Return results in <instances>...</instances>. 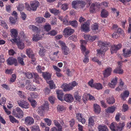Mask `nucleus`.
<instances>
[{
    "label": "nucleus",
    "mask_w": 131,
    "mask_h": 131,
    "mask_svg": "<svg viewBox=\"0 0 131 131\" xmlns=\"http://www.w3.org/2000/svg\"><path fill=\"white\" fill-rule=\"evenodd\" d=\"M50 12L55 15L59 14L61 12V11L59 10H58L55 8H53L50 10Z\"/></svg>",
    "instance_id": "obj_30"
},
{
    "label": "nucleus",
    "mask_w": 131,
    "mask_h": 131,
    "mask_svg": "<svg viewBox=\"0 0 131 131\" xmlns=\"http://www.w3.org/2000/svg\"><path fill=\"white\" fill-rule=\"evenodd\" d=\"M47 82L49 84L50 87L51 89H53L55 88V84L53 82L52 80H47Z\"/></svg>",
    "instance_id": "obj_31"
},
{
    "label": "nucleus",
    "mask_w": 131,
    "mask_h": 131,
    "mask_svg": "<svg viewBox=\"0 0 131 131\" xmlns=\"http://www.w3.org/2000/svg\"><path fill=\"white\" fill-rule=\"evenodd\" d=\"M74 95V98L76 100L80 101L81 100V97L79 96L77 92L75 93Z\"/></svg>",
    "instance_id": "obj_46"
},
{
    "label": "nucleus",
    "mask_w": 131,
    "mask_h": 131,
    "mask_svg": "<svg viewBox=\"0 0 131 131\" xmlns=\"http://www.w3.org/2000/svg\"><path fill=\"white\" fill-rule=\"evenodd\" d=\"M57 34V32L54 30H53L48 33V34L50 35L51 36H54Z\"/></svg>",
    "instance_id": "obj_56"
},
{
    "label": "nucleus",
    "mask_w": 131,
    "mask_h": 131,
    "mask_svg": "<svg viewBox=\"0 0 131 131\" xmlns=\"http://www.w3.org/2000/svg\"><path fill=\"white\" fill-rule=\"evenodd\" d=\"M64 100L67 102L70 103L73 101V97L70 94H67L64 96Z\"/></svg>",
    "instance_id": "obj_11"
},
{
    "label": "nucleus",
    "mask_w": 131,
    "mask_h": 131,
    "mask_svg": "<svg viewBox=\"0 0 131 131\" xmlns=\"http://www.w3.org/2000/svg\"><path fill=\"white\" fill-rule=\"evenodd\" d=\"M26 77L28 79H31L33 77V73H31L29 72H28L25 74Z\"/></svg>",
    "instance_id": "obj_50"
},
{
    "label": "nucleus",
    "mask_w": 131,
    "mask_h": 131,
    "mask_svg": "<svg viewBox=\"0 0 131 131\" xmlns=\"http://www.w3.org/2000/svg\"><path fill=\"white\" fill-rule=\"evenodd\" d=\"M57 109L58 111L60 112L64 110V108L63 106L58 105L57 107Z\"/></svg>",
    "instance_id": "obj_48"
},
{
    "label": "nucleus",
    "mask_w": 131,
    "mask_h": 131,
    "mask_svg": "<svg viewBox=\"0 0 131 131\" xmlns=\"http://www.w3.org/2000/svg\"><path fill=\"white\" fill-rule=\"evenodd\" d=\"M93 108L94 111L96 114H98L100 113L101 109L99 105L97 104H94L93 105Z\"/></svg>",
    "instance_id": "obj_18"
},
{
    "label": "nucleus",
    "mask_w": 131,
    "mask_h": 131,
    "mask_svg": "<svg viewBox=\"0 0 131 131\" xmlns=\"http://www.w3.org/2000/svg\"><path fill=\"white\" fill-rule=\"evenodd\" d=\"M59 42L61 47L62 53L65 55H67L69 53V48L63 41H60Z\"/></svg>",
    "instance_id": "obj_1"
},
{
    "label": "nucleus",
    "mask_w": 131,
    "mask_h": 131,
    "mask_svg": "<svg viewBox=\"0 0 131 131\" xmlns=\"http://www.w3.org/2000/svg\"><path fill=\"white\" fill-rule=\"evenodd\" d=\"M80 1H74L72 2V5L73 8H76L77 7H79Z\"/></svg>",
    "instance_id": "obj_32"
},
{
    "label": "nucleus",
    "mask_w": 131,
    "mask_h": 131,
    "mask_svg": "<svg viewBox=\"0 0 131 131\" xmlns=\"http://www.w3.org/2000/svg\"><path fill=\"white\" fill-rule=\"evenodd\" d=\"M25 123L27 125H31L34 123V120L32 117L28 116L26 117L25 119Z\"/></svg>",
    "instance_id": "obj_7"
},
{
    "label": "nucleus",
    "mask_w": 131,
    "mask_h": 131,
    "mask_svg": "<svg viewBox=\"0 0 131 131\" xmlns=\"http://www.w3.org/2000/svg\"><path fill=\"white\" fill-rule=\"evenodd\" d=\"M116 124V123H112L110 125V127L111 129L113 131H115V129H117V128L114 125Z\"/></svg>",
    "instance_id": "obj_49"
},
{
    "label": "nucleus",
    "mask_w": 131,
    "mask_h": 131,
    "mask_svg": "<svg viewBox=\"0 0 131 131\" xmlns=\"http://www.w3.org/2000/svg\"><path fill=\"white\" fill-rule=\"evenodd\" d=\"M99 131H108V129L105 126H100L98 127Z\"/></svg>",
    "instance_id": "obj_38"
},
{
    "label": "nucleus",
    "mask_w": 131,
    "mask_h": 131,
    "mask_svg": "<svg viewBox=\"0 0 131 131\" xmlns=\"http://www.w3.org/2000/svg\"><path fill=\"white\" fill-rule=\"evenodd\" d=\"M70 25L75 27L76 28L78 26L77 21L75 20L73 21H70Z\"/></svg>",
    "instance_id": "obj_37"
},
{
    "label": "nucleus",
    "mask_w": 131,
    "mask_h": 131,
    "mask_svg": "<svg viewBox=\"0 0 131 131\" xmlns=\"http://www.w3.org/2000/svg\"><path fill=\"white\" fill-rule=\"evenodd\" d=\"M108 43L106 42H103L102 41H100L98 44V46L101 47H107L108 46Z\"/></svg>",
    "instance_id": "obj_26"
},
{
    "label": "nucleus",
    "mask_w": 131,
    "mask_h": 131,
    "mask_svg": "<svg viewBox=\"0 0 131 131\" xmlns=\"http://www.w3.org/2000/svg\"><path fill=\"white\" fill-rule=\"evenodd\" d=\"M55 100V99L54 97L51 96L49 98V100L50 103L53 104L54 103V101Z\"/></svg>",
    "instance_id": "obj_60"
},
{
    "label": "nucleus",
    "mask_w": 131,
    "mask_h": 131,
    "mask_svg": "<svg viewBox=\"0 0 131 131\" xmlns=\"http://www.w3.org/2000/svg\"><path fill=\"white\" fill-rule=\"evenodd\" d=\"M30 5L31 10L35 11L36 10L37 8L39 6V4L38 1H34L30 3Z\"/></svg>",
    "instance_id": "obj_13"
},
{
    "label": "nucleus",
    "mask_w": 131,
    "mask_h": 131,
    "mask_svg": "<svg viewBox=\"0 0 131 131\" xmlns=\"http://www.w3.org/2000/svg\"><path fill=\"white\" fill-rule=\"evenodd\" d=\"M118 66L113 71V72L115 73L122 74L123 73V70L121 68V66L122 65V62L119 61L118 62Z\"/></svg>",
    "instance_id": "obj_4"
},
{
    "label": "nucleus",
    "mask_w": 131,
    "mask_h": 131,
    "mask_svg": "<svg viewBox=\"0 0 131 131\" xmlns=\"http://www.w3.org/2000/svg\"><path fill=\"white\" fill-rule=\"evenodd\" d=\"M19 37H18V39H19L20 38V39H24L25 37V34L24 32L23 31H21L20 32L19 35Z\"/></svg>",
    "instance_id": "obj_57"
},
{
    "label": "nucleus",
    "mask_w": 131,
    "mask_h": 131,
    "mask_svg": "<svg viewBox=\"0 0 131 131\" xmlns=\"http://www.w3.org/2000/svg\"><path fill=\"white\" fill-rule=\"evenodd\" d=\"M63 89L64 91H69L73 89V87L72 86L71 83L69 84L67 83H63L61 86Z\"/></svg>",
    "instance_id": "obj_8"
},
{
    "label": "nucleus",
    "mask_w": 131,
    "mask_h": 131,
    "mask_svg": "<svg viewBox=\"0 0 131 131\" xmlns=\"http://www.w3.org/2000/svg\"><path fill=\"white\" fill-rule=\"evenodd\" d=\"M80 3L79 5V8H82L84 7L85 4V3L83 1H80Z\"/></svg>",
    "instance_id": "obj_61"
},
{
    "label": "nucleus",
    "mask_w": 131,
    "mask_h": 131,
    "mask_svg": "<svg viewBox=\"0 0 131 131\" xmlns=\"http://www.w3.org/2000/svg\"><path fill=\"white\" fill-rule=\"evenodd\" d=\"M98 28V26L96 23H95L92 26V29L93 30H97Z\"/></svg>",
    "instance_id": "obj_64"
},
{
    "label": "nucleus",
    "mask_w": 131,
    "mask_h": 131,
    "mask_svg": "<svg viewBox=\"0 0 131 131\" xmlns=\"http://www.w3.org/2000/svg\"><path fill=\"white\" fill-rule=\"evenodd\" d=\"M44 120L47 123V125L48 126H50L51 125L52 121L50 119L48 118H45L44 119Z\"/></svg>",
    "instance_id": "obj_53"
},
{
    "label": "nucleus",
    "mask_w": 131,
    "mask_h": 131,
    "mask_svg": "<svg viewBox=\"0 0 131 131\" xmlns=\"http://www.w3.org/2000/svg\"><path fill=\"white\" fill-rule=\"evenodd\" d=\"M18 104L19 106L22 108L27 109L29 107V104L23 100H21L18 101Z\"/></svg>",
    "instance_id": "obj_6"
},
{
    "label": "nucleus",
    "mask_w": 131,
    "mask_h": 131,
    "mask_svg": "<svg viewBox=\"0 0 131 131\" xmlns=\"http://www.w3.org/2000/svg\"><path fill=\"white\" fill-rule=\"evenodd\" d=\"M7 63L9 65H12L15 63V65L16 66V59L12 57L9 58L7 60Z\"/></svg>",
    "instance_id": "obj_17"
},
{
    "label": "nucleus",
    "mask_w": 131,
    "mask_h": 131,
    "mask_svg": "<svg viewBox=\"0 0 131 131\" xmlns=\"http://www.w3.org/2000/svg\"><path fill=\"white\" fill-rule=\"evenodd\" d=\"M106 100L108 104H112L115 103V99L113 96H111L109 98H107Z\"/></svg>",
    "instance_id": "obj_35"
},
{
    "label": "nucleus",
    "mask_w": 131,
    "mask_h": 131,
    "mask_svg": "<svg viewBox=\"0 0 131 131\" xmlns=\"http://www.w3.org/2000/svg\"><path fill=\"white\" fill-rule=\"evenodd\" d=\"M10 31L11 36L12 38L10 39V41L13 43L16 42V30L12 29Z\"/></svg>",
    "instance_id": "obj_5"
},
{
    "label": "nucleus",
    "mask_w": 131,
    "mask_h": 131,
    "mask_svg": "<svg viewBox=\"0 0 131 131\" xmlns=\"http://www.w3.org/2000/svg\"><path fill=\"white\" fill-rule=\"evenodd\" d=\"M94 124V122L93 119L92 117L89 118V119L88 126L89 131H93V130L91 128L93 126Z\"/></svg>",
    "instance_id": "obj_16"
},
{
    "label": "nucleus",
    "mask_w": 131,
    "mask_h": 131,
    "mask_svg": "<svg viewBox=\"0 0 131 131\" xmlns=\"http://www.w3.org/2000/svg\"><path fill=\"white\" fill-rule=\"evenodd\" d=\"M30 28H31L32 30L35 31L37 32L39 31V29L37 27L33 26H30Z\"/></svg>",
    "instance_id": "obj_52"
},
{
    "label": "nucleus",
    "mask_w": 131,
    "mask_h": 131,
    "mask_svg": "<svg viewBox=\"0 0 131 131\" xmlns=\"http://www.w3.org/2000/svg\"><path fill=\"white\" fill-rule=\"evenodd\" d=\"M108 15V12L105 9H103L101 12V16L103 18H106Z\"/></svg>",
    "instance_id": "obj_25"
},
{
    "label": "nucleus",
    "mask_w": 131,
    "mask_h": 131,
    "mask_svg": "<svg viewBox=\"0 0 131 131\" xmlns=\"http://www.w3.org/2000/svg\"><path fill=\"white\" fill-rule=\"evenodd\" d=\"M129 92L127 91H126L123 93L121 94V97L123 100H125V98L127 97L129 95Z\"/></svg>",
    "instance_id": "obj_27"
},
{
    "label": "nucleus",
    "mask_w": 131,
    "mask_h": 131,
    "mask_svg": "<svg viewBox=\"0 0 131 131\" xmlns=\"http://www.w3.org/2000/svg\"><path fill=\"white\" fill-rule=\"evenodd\" d=\"M26 53L29 56L32 54V51L30 49L28 48L26 49Z\"/></svg>",
    "instance_id": "obj_58"
},
{
    "label": "nucleus",
    "mask_w": 131,
    "mask_h": 131,
    "mask_svg": "<svg viewBox=\"0 0 131 131\" xmlns=\"http://www.w3.org/2000/svg\"><path fill=\"white\" fill-rule=\"evenodd\" d=\"M112 71V68L110 67L106 68L103 71L104 77H107L111 75Z\"/></svg>",
    "instance_id": "obj_12"
},
{
    "label": "nucleus",
    "mask_w": 131,
    "mask_h": 131,
    "mask_svg": "<svg viewBox=\"0 0 131 131\" xmlns=\"http://www.w3.org/2000/svg\"><path fill=\"white\" fill-rule=\"evenodd\" d=\"M84 37L87 41H90L91 36L90 35H85L84 36Z\"/></svg>",
    "instance_id": "obj_63"
},
{
    "label": "nucleus",
    "mask_w": 131,
    "mask_h": 131,
    "mask_svg": "<svg viewBox=\"0 0 131 131\" xmlns=\"http://www.w3.org/2000/svg\"><path fill=\"white\" fill-rule=\"evenodd\" d=\"M18 63L20 64L22 66H23L24 65L23 58L20 57H18Z\"/></svg>",
    "instance_id": "obj_43"
},
{
    "label": "nucleus",
    "mask_w": 131,
    "mask_h": 131,
    "mask_svg": "<svg viewBox=\"0 0 131 131\" xmlns=\"http://www.w3.org/2000/svg\"><path fill=\"white\" fill-rule=\"evenodd\" d=\"M36 20L37 22L39 23L45 22V19L41 17H37Z\"/></svg>",
    "instance_id": "obj_36"
},
{
    "label": "nucleus",
    "mask_w": 131,
    "mask_h": 131,
    "mask_svg": "<svg viewBox=\"0 0 131 131\" xmlns=\"http://www.w3.org/2000/svg\"><path fill=\"white\" fill-rule=\"evenodd\" d=\"M125 49H123V56L125 57H129L131 56V51L129 49L125 51Z\"/></svg>",
    "instance_id": "obj_23"
},
{
    "label": "nucleus",
    "mask_w": 131,
    "mask_h": 131,
    "mask_svg": "<svg viewBox=\"0 0 131 131\" xmlns=\"http://www.w3.org/2000/svg\"><path fill=\"white\" fill-rule=\"evenodd\" d=\"M32 131H40L39 126L35 125L31 127Z\"/></svg>",
    "instance_id": "obj_44"
},
{
    "label": "nucleus",
    "mask_w": 131,
    "mask_h": 131,
    "mask_svg": "<svg viewBox=\"0 0 131 131\" xmlns=\"http://www.w3.org/2000/svg\"><path fill=\"white\" fill-rule=\"evenodd\" d=\"M74 32V30L68 27L65 28L63 31V35L65 37H68L72 35Z\"/></svg>",
    "instance_id": "obj_3"
},
{
    "label": "nucleus",
    "mask_w": 131,
    "mask_h": 131,
    "mask_svg": "<svg viewBox=\"0 0 131 131\" xmlns=\"http://www.w3.org/2000/svg\"><path fill=\"white\" fill-rule=\"evenodd\" d=\"M93 88H94L97 90H100L102 89V85L100 83L94 84Z\"/></svg>",
    "instance_id": "obj_42"
},
{
    "label": "nucleus",
    "mask_w": 131,
    "mask_h": 131,
    "mask_svg": "<svg viewBox=\"0 0 131 131\" xmlns=\"http://www.w3.org/2000/svg\"><path fill=\"white\" fill-rule=\"evenodd\" d=\"M76 117L77 119L80 122H81L83 124H84L85 122V119L83 118L81 114L78 113L76 114Z\"/></svg>",
    "instance_id": "obj_15"
},
{
    "label": "nucleus",
    "mask_w": 131,
    "mask_h": 131,
    "mask_svg": "<svg viewBox=\"0 0 131 131\" xmlns=\"http://www.w3.org/2000/svg\"><path fill=\"white\" fill-rule=\"evenodd\" d=\"M45 50L43 48H41L39 51V53L40 56L43 57L45 55Z\"/></svg>",
    "instance_id": "obj_41"
},
{
    "label": "nucleus",
    "mask_w": 131,
    "mask_h": 131,
    "mask_svg": "<svg viewBox=\"0 0 131 131\" xmlns=\"http://www.w3.org/2000/svg\"><path fill=\"white\" fill-rule=\"evenodd\" d=\"M9 118L10 121L12 123H16V120L15 118L11 115L9 116Z\"/></svg>",
    "instance_id": "obj_59"
},
{
    "label": "nucleus",
    "mask_w": 131,
    "mask_h": 131,
    "mask_svg": "<svg viewBox=\"0 0 131 131\" xmlns=\"http://www.w3.org/2000/svg\"><path fill=\"white\" fill-rule=\"evenodd\" d=\"M117 80V78L115 77V79H113L111 81L110 85V87L112 88H114L116 84Z\"/></svg>",
    "instance_id": "obj_24"
},
{
    "label": "nucleus",
    "mask_w": 131,
    "mask_h": 131,
    "mask_svg": "<svg viewBox=\"0 0 131 131\" xmlns=\"http://www.w3.org/2000/svg\"><path fill=\"white\" fill-rule=\"evenodd\" d=\"M89 95L88 94L86 93L84 94L82 98V100L84 103H85L86 101H87V99Z\"/></svg>",
    "instance_id": "obj_47"
},
{
    "label": "nucleus",
    "mask_w": 131,
    "mask_h": 131,
    "mask_svg": "<svg viewBox=\"0 0 131 131\" xmlns=\"http://www.w3.org/2000/svg\"><path fill=\"white\" fill-rule=\"evenodd\" d=\"M104 48L103 47H101L100 49L97 50V52L96 54L97 56H99V57L101 56L102 58H104L105 52L108 49L107 47Z\"/></svg>",
    "instance_id": "obj_2"
},
{
    "label": "nucleus",
    "mask_w": 131,
    "mask_h": 131,
    "mask_svg": "<svg viewBox=\"0 0 131 131\" xmlns=\"http://www.w3.org/2000/svg\"><path fill=\"white\" fill-rule=\"evenodd\" d=\"M28 57L30 58H31L32 59L31 63H32V64H35V61L36 59L35 58V56L34 54H32L29 56Z\"/></svg>",
    "instance_id": "obj_45"
},
{
    "label": "nucleus",
    "mask_w": 131,
    "mask_h": 131,
    "mask_svg": "<svg viewBox=\"0 0 131 131\" xmlns=\"http://www.w3.org/2000/svg\"><path fill=\"white\" fill-rule=\"evenodd\" d=\"M17 94L18 95V96L20 97L21 98L24 99L25 97L24 95V93L20 91H19L17 92Z\"/></svg>",
    "instance_id": "obj_39"
},
{
    "label": "nucleus",
    "mask_w": 131,
    "mask_h": 131,
    "mask_svg": "<svg viewBox=\"0 0 131 131\" xmlns=\"http://www.w3.org/2000/svg\"><path fill=\"white\" fill-rule=\"evenodd\" d=\"M68 6V5L67 4H64L62 5L61 8V9H63L64 10H65L67 9Z\"/></svg>",
    "instance_id": "obj_54"
},
{
    "label": "nucleus",
    "mask_w": 131,
    "mask_h": 131,
    "mask_svg": "<svg viewBox=\"0 0 131 131\" xmlns=\"http://www.w3.org/2000/svg\"><path fill=\"white\" fill-rule=\"evenodd\" d=\"M97 8V4L93 3L91 4L90 8V11L91 13H94L95 12V10Z\"/></svg>",
    "instance_id": "obj_19"
},
{
    "label": "nucleus",
    "mask_w": 131,
    "mask_h": 131,
    "mask_svg": "<svg viewBox=\"0 0 131 131\" xmlns=\"http://www.w3.org/2000/svg\"><path fill=\"white\" fill-rule=\"evenodd\" d=\"M24 8V5L21 4H20L17 8L18 10L19 11H22Z\"/></svg>",
    "instance_id": "obj_55"
},
{
    "label": "nucleus",
    "mask_w": 131,
    "mask_h": 131,
    "mask_svg": "<svg viewBox=\"0 0 131 131\" xmlns=\"http://www.w3.org/2000/svg\"><path fill=\"white\" fill-rule=\"evenodd\" d=\"M38 110V112L39 114L41 116H43V114L44 113L45 110L44 107L42 106L39 107Z\"/></svg>",
    "instance_id": "obj_29"
},
{
    "label": "nucleus",
    "mask_w": 131,
    "mask_h": 131,
    "mask_svg": "<svg viewBox=\"0 0 131 131\" xmlns=\"http://www.w3.org/2000/svg\"><path fill=\"white\" fill-rule=\"evenodd\" d=\"M15 18H13L12 17H10L9 18V22L11 24L14 25L16 23Z\"/></svg>",
    "instance_id": "obj_51"
},
{
    "label": "nucleus",
    "mask_w": 131,
    "mask_h": 131,
    "mask_svg": "<svg viewBox=\"0 0 131 131\" xmlns=\"http://www.w3.org/2000/svg\"><path fill=\"white\" fill-rule=\"evenodd\" d=\"M56 93L58 99L61 101H63L64 100L63 99V93L62 91L60 90H58L57 91Z\"/></svg>",
    "instance_id": "obj_21"
},
{
    "label": "nucleus",
    "mask_w": 131,
    "mask_h": 131,
    "mask_svg": "<svg viewBox=\"0 0 131 131\" xmlns=\"http://www.w3.org/2000/svg\"><path fill=\"white\" fill-rule=\"evenodd\" d=\"M84 37L87 41H90L91 36L90 35H85L84 36Z\"/></svg>",
    "instance_id": "obj_62"
},
{
    "label": "nucleus",
    "mask_w": 131,
    "mask_h": 131,
    "mask_svg": "<svg viewBox=\"0 0 131 131\" xmlns=\"http://www.w3.org/2000/svg\"><path fill=\"white\" fill-rule=\"evenodd\" d=\"M17 117L19 119H21L23 117V111L19 107H17Z\"/></svg>",
    "instance_id": "obj_20"
},
{
    "label": "nucleus",
    "mask_w": 131,
    "mask_h": 131,
    "mask_svg": "<svg viewBox=\"0 0 131 131\" xmlns=\"http://www.w3.org/2000/svg\"><path fill=\"white\" fill-rule=\"evenodd\" d=\"M116 109V107L113 106H112L108 107L106 109V112L107 113H112L115 111Z\"/></svg>",
    "instance_id": "obj_28"
},
{
    "label": "nucleus",
    "mask_w": 131,
    "mask_h": 131,
    "mask_svg": "<svg viewBox=\"0 0 131 131\" xmlns=\"http://www.w3.org/2000/svg\"><path fill=\"white\" fill-rule=\"evenodd\" d=\"M42 75L43 78L47 81H50L51 78V75L50 74L46 72H43L42 73Z\"/></svg>",
    "instance_id": "obj_22"
},
{
    "label": "nucleus",
    "mask_w": 131,
    "mask_h": 131,
    "mask_svg": "<svg viewBox=\"0 0 131 131\" xmlns=\"http://www.w3.org/2000/svg\"><path fill=\"white\" fill-rule=\"evenodd\" d=\"M90 23L88 22H85L81 25V30L84 32H88L89 31V25Z\"/></svg>",
    "instance_id": "obj_9"
},
{
    "label": "nucleus",
    "mask_w": 131,
    "mask_h": 131,
    "mask_svg": "<svg viewBox=\"0 0 131 131\" xmlns=\"http://www.w3.org/2000/svg\"><path fill=\"white\" fill-rule=\"evenodd\" d=\"M119 125V126H117V131H121L122 128L125 125V123L124 122H123L122 123H120Z\"/></svg>",
    "instance_id": "obj_40"
},
{
    "label": "nucleus",
    "mask_w": 131,
    "mask_h": 131,
    "mask_svg": "<svg viewBox=\"0 0 131 131\" xmlns=\"http://www.w3.org/2000/svg\"><path fill=\"white\" fill-rule=\"evenodd\" d=\"M122 47V45L121 44H119L117 45H114L111 47L110 50L112 54L116 52L119 49Z\"/></svg>",
    "instance_id": "obj_10"
},
{
    "label": "nucleus",
    "mask_w": 131,
    "mask_h": 131,
    "mask_svg": "<svg viewBox=\"0 0 131 131\" xmlns=\"http://www.w3.org/2000/svg\"><path fill=\"white\" fill-rule=\"evenodd\" d=\"M54 125L58 128V131H62V127L60 124L56 120H54Z\"/></svg>",
    "instance_id": "obj_34"
},
{
    "label": "nucleus",
    "mask_w": 131,
    "mask_h": 131,
    "mask_svg": "<svg viewBox=\"0 0 131 131\" xmlns=\"http://www.w3.org/2000/svg\"><path fill=\"white\" fill-rule=\"evenodd\" d=\"M41 38V36L38 34H36V35H34V37L32 38V40L35 41H38Z\"/></svg>",
    "instance_id": "obj_33"
},
{
    "label": "nucleus",
    "mask_w": 131,
    "mask_h": 131,
    "mask_svg": "<svg viewBox=\"0 0 131 131\" xmlns=\"http://www.w3.org/2000/svg\"><path fill=\"white\" fill-rule=\"evenodd\" d=\"M17 45L18 48L20 49H23L25 48L24 44L20 38L17 39Z\"/></svg>",
    "instance_id": "obj_14"
}]
</instances>
